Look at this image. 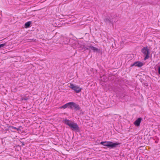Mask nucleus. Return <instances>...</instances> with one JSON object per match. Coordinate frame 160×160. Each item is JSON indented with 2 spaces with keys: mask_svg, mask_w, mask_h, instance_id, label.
<instances>
[{
  "mask_svg": "<svg viewBox=\"0 0 160 160\" xmlns=\"http://www.w3.org/2000/svg\"><path fill=\"white\" fill-rule=\"evenodd\" d=\"M64 123L69 126L73 130H78L79 129V127L78 125L72 121L67 119L64 120Z\"/></svg>",
  "mask_w": 160,
  "mask_h": 160,
  "instance_id": "1",
  "label": "nucleus"
},
{
  "mask_svg": "<svg viewBox=\"0 0 160 160\" xmlns=\"http://www.w3.org/2000/svg\"><path fill=\"white\" fill-rule=\"evenodd\" d=\"M100 144L103 146L112 148L115 147L118 145L116 143H114L112 142L109 141L102 142H100Z\"/></svg>",
  "mask_w": 160,
  "mask_h": 160,
  "instance_id": "2",
  "label": "nucleus"
},
{
  "mask_svg": "<svg viewBox=\"0 0 160 160\" xmlns=\"http://www.w3.org/2000/svg\"><path fill=\"white\" fill-rule=\"evenodd\" d=\"M70 86L69 87L72 89L74 90L76 93H79L81 91L82 88H80L78 86L75 85L74 84L72 83H70Z\"/></svg>",
  "mask_w": 160,
  "mask_h": 160,
  "instance_id": "3",
  "label": "nucleus"
},
{
  "mask_svg": "<svg viewBox=\"0 0 160 160\" xmlns=\"http://www.w3.org/2000/svg\"><path fill=\"white\" fill-rule=\"evenodd\" d=\"M142 52L144 55H146L145 57L144 58L145 60H146L149 58V54L150 52L147 47H144L142 48Z\"/></svg>",
  "mask_w": 160,
  "mask_h": 160,
  "instance_id": "4",
  "label": "nucleus"
},
{
  "mask_svg": "<svg viewBox=\"0 0 160 160\" xmlns=\"http://www.w3.org/2000/svg\"><path fill=\"white\" fill-rule=\"evenodd\" d=\"M74 108L76 110H78L80 109V107L79 105L73 102H71L70 108Z\"/></svg>",
  "mask_w": 160,
  "mask_h": 160,
  "instance_id": "5",
  "label": "nucleus"
},
{
  "mask_svg": "<svg viewBox=\"0 0 160 160\" xmlns=\"http://www.w3.org/2000/svg\"><path fill=\"white\" fill-rule=\"evenodd\" d=\"M143 65V63L141 62H135L133 64L131 65L132 67L135 66L138 67H141Z\"/></svg>",
  "mask_w": 160,
  "mask_h": 160,
  "instance_id": "6",
  "label": "nucleus"
},
{
  "mask_svg": "<svg viewBox=\"0 0 160 160\" xmlns=\"http://www.w3.org/2000/svg\"><path fill=\"white\" fill-rule=\"evenodd\" d=\"M87 47V48H86L87 49H91L94 52H99V50L98 48L94 47L91 45L88 46Z\"/></svg>",
  "mask_w": 160,
  "mask_h": 160,
  "instance_id": "7",
  "label": "nucleus"
},
{
  "mask_svg": "<svg viewBox=\"0 0 160 160\" xmlns=\"http://www.w3.org/2000/svg\"><path fill=\"white\" fill-rule=\"evenodd\" d=\"M141 119H142L141 118H138L134 122V125L137 126H139L140 125V123L141 122Z\"/></svg>",
  "mask_w": 160,
  "mask_h": 160,
  "instance_id": "8",
  "label": "nucleus"
},
{
  "mask_svg": "<svg viewBox=\"0 0 160 160\" xmlns=\"http://www.w3.org/2000/svg\"><path fill=\"white\" fill-rule=\"evenodd\" d=\"M70 104H71V102H69L68 103L65 105H63L60 108H63L65 109L68 107V106H70Z\"/></svg>",
  "mask_w": 160,
  "mask_h": 160,
  "instance_id": "9",
  "label": "nucleus"
},
{
  "mask_svg": "<svg viewBox=\"0 0 160 160\" xmlns=\"http://www.w3.org/2000/svg\"><path fill=\"white\" fill-rule=\"evenodd\" d=\"M31 22H28L26 23L25 24V26L26 28H27L29 27L31 24Z\"/></svg>",
  "mask_w": 160,
  "mask_h": 160,
  "instance_id": "10",
  "label": "nucleus"
},
{
  "mask_svg": "<svg viewBox=\"0 0 160 160\" xmlns=\"http://www.w3.org/2000/svg\"><path fill=\"white\" fill-rule=\"evenodd\" d=\"M9 128L11 129H14L17 130V128H16L14 127L13 126H10Z\"/></svg>",
  "mask_w": 160,
  "mask_h": 160,
  "instance_id": "11",
  "label": "nucleus"
},
{
  "mask_svg": "<svg viewBox=\"0 0 160 160\" xmlns=\"http://www.w3.org/2000/svg\"><path fill=\"white\" fill-rule=\"evenodd\" d=\"M5 43H3L0 44V48L3 47L5 45Z\"/></svg>",
  "mask_w": 160,
  "mask_h": 160,
  "instance_id": "12",
  "label": "nucleus"
},
{
  "mask_svg": "<svg viewBox=\"0 0 160 160\" xmlns=\"http://www.w3.org/2000/svg\"><path fill=\"white\" fill-rule=\"evenodd\" d=\"M21 128V126H20L18 128H17V130L19 132V131L21 130L20 128Z\"/></svg>",
  "mask_w": 160,
  "mask_h": 160,
  "instance_id": "13",
  "label": "nucleus"
},
{
  "mask_svg": "<svg viewBox=\"0 0 160 160\" xmlns=\"http://www.w3.org/2000/svg\"><path fill=\"white\" fill-rule=\"evenodd\" d=\"M28 98H21V100H28Z\"/></svg>",
  "mask_w": 160,
  "mask_h": 160,
  "instance_id": "14",
  "label": "nucleus"
},
{
  "mask_svg": "<svg viewBox=\"0 0 160 160\" xmlns=\"http://www.w3.org/2000/svg\"><path fill=\"white\" fill-rule=\"evenodd\" d=\"M158 73L160 74V67L158 68Z\"/></svg>",
  "mask_w": 160,
  "mask_h": 160,
  "instance_id": "15",
  "label": "nucleus"
}]
</instances>
